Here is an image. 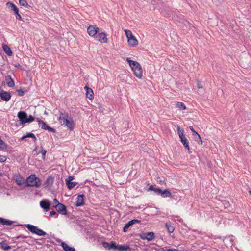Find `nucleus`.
<instances>
[{"instance_id": "nucleus-1", "label": "nucleus", "mask_w": 251, "mask_h": 251, "mask_svg": "<svg viewBox=\"0 0 251 251\" xmlns=\"http://www.w3.org/2000/svg\"><path fill=\"white\" fill-rule=\"evenodd\" d=\"M59 123L68 128L71 131L73 130L74 126V122L72 116L66 112H60L58 118Z\"/></svg>"}, {"instance_id": "nucleus-2", "label": "nucleus", "mask_w": 251, "mask_h": 251, "mask_svg": "<svg viewBox=\"0 0 251 251\" xmlns=\"http://www.w3.org/2000/svg\"><path fill=\"white\" fill-rule=\"evenodd\" d=\"M126 60L134 72L135 75L139 78H141L142 69L140 64L137 61L131 60L130 58H127Z\"/></svg>"}, {"instance_id": "nucleus-3", "label": "nucleus", "mask_w": 251, "mask_h": 251, "mask_svg": "<svg viewBox=\"0 0 251 251\" xmlns=\"http://www.w3.org/2000/svg\"><path fill=\"white\" fill-rule=\"evenodd\" d=\"M41 184L40 179L35 174H31L26 179V186L39 188Z\"/></svg>"}, {"instance_id": "nucleus-4", "label": "nucleus", "mask_w": 251, "mask_h": 251, "mask_svg": "<svg viewBox=\"0 0 251 251\" xmlns=\"http://www.w3.org/2000/svg\"><path fill=\"white\" fill-rule=\"evenodd\" d=\"M26 227L27 229L32 233L36 234L39 236H44L46 234V233L41 229L38 228L37 226L27 224L26 225Z\"/></svg>"}, {"instance_id": "nucleus-5", "label": "nucleus", "mask_w": 251, "mask_h": 251, "mask_svg": "<svg viewBox=\"0 0 251 251\" xmlns=\"http://www.w3.org/2000/svg\"><path fill=\"white\" fill-rule=\"evenodd\" d=\"M94 38L100 43H107L108 41L106 34L100 30Z\"/></svg>"}, {"instance_id": "nucleus-6", "label": "nucleus", "mask_w": 251, "mask_h": 251, "mask_svg": "<svg viewBox=\"0 0 251 251\" xmlns=\"http://www.w3.org/2000/svg\"><path fill=\"white\" fill-rule=\"evenodd\" d=\"M99 30V28L95 25H90L87 28L88 34L94 38L95 37Z\"/></svg>"}, {"instance_id": "nucleus-7", "label": "nucleus", "mask_w": 251, "mask_h": 251, "mask_svg": "<svg viewBox=\"0 0 251 251\" xmlns=\"http://www.w3.org/2000/svg\"><path fill=\"white\" fill-rule=\"evenodd\" d=\"M27 114L25 111H20L18 112L17 116L20 121V125H24L26 123Z\"/></svg>"}, {"instance_id": "nucleus-8", "label": "nucleus", "mask_w": 251, "mask_h": 251, "mask_svg": "<svg viewBox=\"0 0 251 251\" xmlns=\"http://www.w3.org/2000/svg\"><path fill=\"white\" fill-rule=\"evenodd\" d=\"M50 205L51 202L49 200H43L40 202V207L43 208L45 212L49 211Z\"/></svg>"}, {"instance_id": "nucleus-9", "label": "nucleus", "mask_w": 251, "mask_h": 251, "mask_svg": "<svg viewBox=\"0 0 251 251\" xmlns=\"http://www.w3.org/2000/svg\"><path fill=\"white\" fill-rule=\"evenodd\" d=\"M54 207L56 209L57 212L61 215L67 214L66 207L62 203H60L54 205Z\"/></svg>"}, {"instance_id": "nucleus-10", "label": "nucleus", "mask_w": 251, "mask_h": 251, "mask_svg": "<svg viewBox=\"0 0 251 251\" xmlns=\"http://www.w3.org/2000/svg\"><path fill=\"white\" fill-rule=\"evenodd\" d=\"M0 96L1 100L5 101H9L11 97L10 92L5 91L3 90H1L0 91Z\"/></svg>"}, {"instance_id": "nucleus-11", "label": "nucleus", "mask_w": 251, "mask_h": 251, "mask_svg": "<svg viewBox=\"0 0 251 251\" xmlns=\"http://www.w3.org/2000/svg\"><path fill=\"white\" fill-rule=\"evenodd\" d=\"M154 237V233L152 232H149L143 233L140 235V238L143 240H147L148 241L152 240Z\"/></svg>"}, {"instance_id": "nucleus-12", "label": "nucleus", "mask_w": 251, "mask_h": 251, "mask_svg": "<svg viewBox=\"0 0 251 251\" xmlns=\"http://www.w3.org/2000/svg\"><path fill=\"white\" fill-rule=\"evenodd\" d=\"M84 205V195L83 194L79 195L77 197V201L75 206L76 207L81 206Z\"/></svg>"}, {"instance_id": "nucleus-13", "label": "nucleus", "mask_w": 251, "mask_h": 251, "mask_svg": "<svg viewBox=\"0 0 251 251\" xmlns=\"http://www.w3.org/2000/svg\"><path fill=\"white\" fill-rule=\"evenodd\" d=\"M102 245L105 248L109 250L112 249H116L117 248V245L113 241H111L110 243L104 241L102 242Z\"/></svg>"}, {"instance_id": "nucleus-14", "label": "nucleus", "mask_w": 251, "mask_h": 251, "mask_svg": "<svg viewBox=\"0 0 251 251\" xmlns=\"http://www.w3.org/2000/svg\"><path fill=\"white\" fill-rule=\"evenodd\" d=\"M54 178L52 176H50L46 179L44 183L45 188L49 187L52 185L54 182Z\"/></svg>"}, {"instance_id": "nucleus-15", "label": "nucleus", "mask_w": 251, "mask_h": 251, "mask_svg": "<svg viewBox=\"0 0 251 251\" xmlns=\"http://www.w3.org/2000/svg\"><path fill=\"white\" fill-rule=\"evenodd\" d=\"M140 222V221H139L138 220H136V219H133V220H131L130 221H129L127 223H126L124 228H123V231L124 232H126L128 228L132 225H133V224H135V223H138Z\"/></svg>"}, {"instance_id": "nucleus-16", "label": "nucleus", "mask_w": 251, "mask_h": 251, "mask_svg": "<svg viewBox=\"0 0 251 251\" xmlns=\"http://www.w3.org/2000/svg\"><path fill=\"white\" fill-rule=\"evenodd\" d=\"M159 195L163 198H169L172 197V193L169 189H165L163 190L161 189Z\"/></svg>"}, {"instance_id": "nucleus-17", "label": "nucleus", "mask_w": 251, "mask_h": 251, "mask_svg": "<svg viewBox=\"0 0 251 251\" xmlns=\"http://www.w3.org/2000/svg\"><path fill=\"white\" fill-rule=\"evenodd\" d=\"M5 81L7 86L9 87H14L15 86V82L14 80L12 78L10 75H7L5 76Z\"/></svg>"}, {"instance_id": "nucleus-18", "label": "nucleus", "mask_w": 251, "mask_h": 251, "mask_svg": "<svg viewBox=\"0 0 251 251\" xmlns=\"http://www.w3.org/2000/svg\"><path fill=\"white\" fill-rule=\"evenodd\" d=\"M84 89H86V97L90 100H92L94 98V93L93 90L89 88L88 86H85Z\"/></svg>"}, {"instance_id": "nucleus-19", "label": "nucleus", "mask_w": 251, "mask_h": 251, "mask_svg": "<svg viewBox=\"0 0 251 251\" xmlns=\"http://www.w3.org/2000/svg\"><path fill=\"white\" fill-rule=\"evenodd\" d=\"M116 249L118 250L119 251H131L130 248L128 245H117V248Z\"/></svg>"}, {"instance_id": "nucleus-20", "label": "nucleus", "mask_w": 251, "mask_h": 251, "mask_svg": "<svg viewBox=\"0 0 251 251\" xmlns=\"http://www.w3.org/2000/svg\"><path fill=\"white\" fill-rule=\"evenodd\" d=\"M128 44L131 47H135L138 44V41L135 36L127 39Z\"/></svg>"}, {"instance_id": "nucleus-21", "label": "nucleus", "mask_w": 251, "mask_h": 251, "mask_svg": "<svg viewBox=\"0 0 251 251\" xmlns=\"http://www.w3.org/2000/svg\"><path fill=\"white\" fill-rule=\"evenodd\" d=\"M165 226L169 233H173L174 232L175 227L174 224L171 222H167L165 224Z\"/></svg>"}, {"instance_id": "nucleus-22", "label": "nucleus", "mask_w": 251, "mask_h": 251, "mask_svg": "<svg viewBox=\"0 0 251 251\" xmlns=\"http://www.w3.org/2000/svg\"><path fill=\"white\" fill-rule=\"evenodd\" d=\"M180 141L182 142V143L183 144L184 146L188 150H189V143L188 142V140L186 138L185 136H183L182 137H181L180 138Z\"/></svg>"}, {"instance_id": "nucleus-23", "label": "nucleus", "mask_w": 251, "mask_h": 251, "mask_svg": "<svg viewBox=\"0 0 251 251\" xmlns=\"http://www.w3.org/2000/svg\"><path fill=\"white\" fill-rule=\"evenodd\" d=\"M61 245L65 251H75L74 248L70 247L64 242H62Z\"/></svg>"}, {"instance_id": "nucleus-24", "label": "nucleus", "mask_w": 251, "mask_h": 251, "mask_svg": "<svg viewBox=\"0 0 251 251\" xmlns=\"http://www.w3.org/2000/svg\"><path fill=\"white\" fill-rule=\"evenodd\" d=\"M13 221L0 217V224L2 225H11L13 223Z\"/></svg>"}, {"instance_id": "nucleus-25", "label": "nucleus", "mask_w": 251, "mask_h": 251, "mask_svg": "<svg viewBox=\"0 0 251 251\" xmlns=\"http://www.w3.org/2000/svg\"><path fill=\"white\" fill-rule=\"evenodd\" d=\"M2 48L5 52V53L8 56H11L12 54V52L10 49V48L6 45L3 44Z\"/></svg>"}, {"instance_id": "nucleus-26", "label": "nucleus", "mask_w": 251, "mask_h": 251, "mask_svg": "<svg viewBox=\"0 0 251 251\" xmlns=\"http://www.w3.org/2000/svg\"><path fill=\"white\" fill-rule=\"evenodd\" d=\"M39 126L44 130H46L48 127L47 124L41 119H37Z\"/></svg>"}, {"instance_id": "nucleus-27", "label": "nucleus", "mask_w": 251, "mask_h": 251, "mask_svg": "<svg viewBox=\"0 0 251 251\" xmlns=\"http://www.w3.org/2000/svg\"><path fill=\"white\" fill-rule=\"evenodd\" d=\"M0 247L4 251H7L11 249V247L8 245L6 242H2L0 243Z\"/></svg>"}, {"instance_id": "nucleus-28", "label": "nucleus", "mask_w": 251, "mask_h": 251, "mask_svg": "<svg viewBox=\"0 0 251 251\" xmlns=\"http://www.w3.org/2000/svg\"><path fill=\"white\" fill-rule=\"evenodd\" d=\"M19 4L21 6L25 8H29L31 7V6L28 4L26 0H19Z\"/></svg>"}, {"instance_id": "nucleus-29", "label": "nucleus", "mask_w": 251, "mask_h": 251, "mask_svg": "<svg viewBox=\"0 0 251 251\" xmlns=\"http://www.w3.org/2000/svg\"><path fill=\"white\" fill-rule=\"evenodd\" d=\"M77 184V183L75 182H68V183H66L67 187L69 190H71L72 189H73Z\"/></svg>"}, {"instance_id": "nucleus-30", "label": "nucleus", "mask_w": 251, "mask_h": 251, "mask_svg": "<svg viewBox=\"0 0 251 251\" xmlns=\"http://www.w3.org/2000/svg\"><path fill=\"white\" fill-rule=\"evenodd\" d=\"M193 136H194V139L196 141H197L198 142V143H199V144L200 143L201 144H202V141L201 139V138L200 135L198 133L193 135Z\"/></svg>"}, {"instance_id": "nucleus-31", "label": "nucleus", "mask_w": 251, "mask_h": 251, "mask_svg": "<svg viewBox=\"0 0 251 251\" xmlns=\"http://www.w3.org/2000/svg\"><path fill=\"white\" fill-rule=\"evenodd\" d=\"M176 106L181 110H185L186 109L185 104L181 102H178L176 104Z\"/></svg>"}, {"instance_id": "nucleus-32", "label": "nucleus", "mask_w": 251, "mask_h": 251, "mask_svg": "<svg viewBox=\"0 0 251 251\" xmlns=\"http://www.w3.org/2000/svg\"><path fill=\"white\" fill-rule=\"evenodd\" d=\"M125 32L127 39L132 38V37L133 36V35L132 34V32L129 30L126 29L125 30Z\"/></svg>"}, {"instance_id": "nucleus-33", "label": "nucleus", "mask_w": 251, "mask_h": 251, "mask_svg": "<svg viewBox=\"0 0 251 251\" xmlns=\"http://www.w3.org/2000/svg\"><path fill=\"white\" fill-rule=\"evenodd\" d=\"M177 132L179 135V138L184 136V131L183 129H181L179 126H177Z\"/></svg>"}, {"instance_id": "nucleus-34", "label": "nucleus", "mask_w": 251, "mask_h": 251, "mask_svg": "<svg viewBox=\"0 0 251 251\" xmlns=\"http://www.w3.org/2000/svg\"><path fill=\"white\" fill-rule=\"evenodd\" d=\"M27 138H32L34 139V141L37 140V138L35 137V135L33 133H28L26 135Z\"/></svg>"}, {"instance_id": "nucleus-35", "label": "nucleus", "mask_w": 251, "mask_h": 251, "mask_svg": "<svg viewBox=\"0 0 251 251\" xmlns=\"http://www.w3.org/2000/svg\"><path fill=\"white\" fill-rule=\"evenodd\" d=\"M35 119V118L32 116V115H29L28 117L27 116V119H26V123H30V122H33Z\"/></svg>"}, {"instance_id": "nucleus-36", "label": "nucleus", "mask_w": 251, "mask_h": 251, "mask_svg": "<svg viewBox=\"0 0 251 251\" xmlns=\"http://www.w3.org/2000/svg\"><path fill=\"white\" fill-rule=\"evenodd\" d=\"M6 5L8 6L9 8L11 7L12 10L16 7V5L14 3L10 2H8L6 3Z\"/></svg>"}, {"instance_id": "nucleus-37", "label": "nucleus", "mask_w": 251, "mask_h": 251, "mask_svg": "<svg viewBox=\"0 0 251 251\" xmlns=\"http://www.w3.org/2000/svg\"><path fill=\"white\" fill-rule=\"evenodd\" d=\"M6 157L5 156L0 155V162L4 163L6 161Z\"/></svg>"}, {"instance_id": "nucleus-38", "label": "nucleus", "mask_w": 251, "mask_h": 251, "mask_svg": "<svg viewBox=\"0 0 251 251\" xmlns=\"http://www.w3.org/2000/svg\"><path fill=\"white\" fill-rule=\"evenodd\" d=\"M74 179V177L73 176H70L68 178L65 179L66 183H68V182H71Z\"/></svg>"}, {"instance_id": "nucleus-39", "label": "nucleus", "mask_w": 251, "mask_h": 251, "mask_svg": "<svg viewBox=\"0 0 251 251\" xmlns=\"http://www.w3.org/2000/svg\"><path fill=\"white\" fill-rule=\"evenodd\" d=\"M161 189L159 187H155L153 191L155 192L156 194L159 195Z\"/></svg>"}, {"instance_id": "nucleus-40", "label": "nucleus", "mask_w": 251, "mask_h": 251, "mask_svg": "<svg viewBox=\"0 0 251 251\" xmlns=\"http://www.w3.org/2000/svg\"><path fill=\"white\" fill-rule=\"evenodd\" d=\"M46 152H47V151L43 149H42L40 151H39V153H41L43 157L44 158L45 155H46Z\"/></svg>"}, {"instance_id": "nucleus-41", "label": "nucleus", "mask_w": 251, "mask_h": 251, "mask_svg": "<svg viewBox=\"0 0 251 251\" xmlns=\"http://www.w3.org/2000/svg\"><path fill=\"white\" fill-rule=\"evenodd\" d=\"M54 215H56V217H57L58 215L55 211H51L50 213V216L52 217Z\"/></svg>"}, {"instance_id": "nucleus-42", "label": "nucleus", "mask_w": 251, "mask_h": 251, "mask_svg": "<svg viewBox=\"0 0 251 251\" xmlns=\"http://www.w3.org/2000/svg\"><path fill=\"white\" fill-rule=\"evenodd\" d=\"M46 130H48L49 131L52 132L53 133L56 132V130L54 128H52L49 126H48V127L47 128V129Z\"/></svg>"}, {"instance_id": "nucleus-43", "label": "nucleus", "mask_w": 251, "mask_h": 251, "mask_svg": "<svg viewBox=\"0 0 251 251\" xmlns=\"http://www.w3.org/2000/svg\"><path fill=\"white\" fill-rule=\"evenodd\" d=\"M17 91L18 92V95L20 96H23L25 93V92L23 91L22 89L17 90Z\"/></svg>"}, {"instance_id": "nucleus-44", "label": "nucleus", "mask_w": 251, "mask_h": 251, "mask_svg": "<svg viewBox=\"0 0 251 251\" xmlns=\"http://www.w3.org/2000/svg\"><path fill=\"white\" fill-rule=\"evenodd\" d=\"M16 182L17 185L19 186H21L22 184V180L20 179H16Z\"/></svg>"}, {"instance_id": "nucleus-45", "label": "nucleus", "mask_w": 251, "mask_h": 251, "mask_svg": "<svg viewBox=\"0 0 251 251\" xmlns=\"http://www.w3.org/2000/svg\"><path fill=\"white\" fill-rule=\"evenodd\" d=\"M223 204L225 208H227L229 206V203L226 201H224L223 202Z\"/></svg>"}, {"instance_id": "nucleus-46", "label": "nucleus", "mask_w": 251, "mask_h": 251, "mask_svg": "<svg viewBox=\"0 0 251 251\" xmlns=\"http://www.w3.org/2000/svg\"><path fill=\"white\" fill-rule=\"evenodd\" d=\"M189 128L191 130V131L193 133V135H194V134H196L197 133H198L194 129L193 127L192 126H189Z\"/></svg>"}, {"instance_id": "nucleus-47", "label": "nucleus", "mask_w": 251, "mask_h": 251, "mask_svg": "<svg viewBox=\"0 0 251 251\" xmlns=\"http://www.w3.org/2000/svg\"><path fill=\"white\" fill-rule=\"evenodd\" d=\"M16 14V18L17 19H18L19 20H21V21L22 20V17L19 14V12L18 13V14Z\"/></svg>"}, {"instance_id": "nucleus-48", "label": "nucleus", "mask_w": 251, "mask_h": 251, "mask_svg": "<svg viewBox=\"0 0 251 251\" xmlns=\"http://www.w3.org/2000/svg\"><path fill=\"white\" fill-rule=\"evenodd\" d=\"M27 238V236H25L23 235H20L19 236H18L17 237H16V238L17 239H18L19 238H22V239H25V238Z\"/></svg>"}, {"instance_id": "nucleus-49", "label": "nucleus", "mask_w": 251, "mask_h": 251, "mask_svg": "<svg viewBox=\"0 0 251 251\" xmlns=\"http://www.w3.org/2000/svg\"><path fill=\"white\" fill-rule=\"evenodd\" d=\"M197 87L199 89L202 88V85L200 81L197 82Z\"/></svg>"}, {"instance_id": "nucleus-50", "label": "nucleus", "mask_w": 251, "mask_h": 251, "mask_svg": "<svg viewBox=\"0 0 251 251\" xmlns=\"http://www.w3.org/2000/svg\"><path fill=\"white\" fill-rule=\"evenodd\" d=\"M53 203L54 205H56V204H60V203H59V202L57 200V199L54 198L53 200Z\"/></svg>"}, {"instance_id": "nucleus-51", "label": "nucleus", "mask_w": 251, "mask_h": 251, "mask_svg": "<svg viewBox=\"0 0 251 251\" xmlns=\"http://www.w3.org/2000/svg\"><path fill=\"white\" fill-rule=\"evenodd\" d=\"M167 251H182V250H179L177 249H169Z\"/></svg>"}, {"instance_id": "nucleus-52", "label": "nucleus", "mask_w": 251, "mask_h": 251, "mask_svg": "<svg viewBox=\"0 0 251 251\" xmlns=\"http://www.w3.org/2000/svg\"><path fill=\"white\" fill-rule=\"evenodd\" d=\"M12 10L15 14H18V13L19 12V9L17 7L12 9Z\"/></svg>"}, {"instance_id": "nucleus-53", "label": "nucleus", "mask_w": 251, "mask_h": 251, "mask_svg": "<svg viewBox=\"0 0 251 251\" xmlns=\"http://www.w3.org/2000/svg\"><path fill=\"white\" fill-rule=\"evenodd\" d=\"M15 67L19 68L20 69L22 70V66L20 65L19 63H16L14 65Z\"/></svg>"}, {"instance_id": "nucleus-54", "label": "nucleus", "mask_w": 251, "mask_h": 251, "mask_svg": "<svg viewBox=\"0 0 251 251\" xmlns=\"http://www.w3.org/2000/svg\"><path fill=\"white\" fill-rule=\"evenodd\" d=\"M154 188L153 185H151L148 189V191H154Z\"/></svg>"}, {"instance_id": "nucleus-55", "label": "nucleus", "mask_w": 251, "mask_h": 251, "mask_svg": "<svg viewBox=\"0 0 251 251\" xmlns=\"http://www.w3.org/2000/svg\"><path fill=\"white\" fill-rule=\"evenodd\" d=\"M176 218H177V221H178L179 222H182V219L181 218H179L178 217H176Z\"/></svg>"}, {"instance_id": "nucleus-56", "label": "nucleus", "mask_w": 251, "mask_h": 251, "mask_svg": "<svg viewBox=\"0 0 251 251\" xmlns=\"http://www.w3.org/2000/svg\"><path fill=\"white\" fill-rule=\"evenodd\" d=\"M27 138V137H26V135H25L23 136L21 138V140H24L25 139V138Z\"/></svg>"}, {"instance_id": "nucleus-57", "label": "nucleus", "mask_w": 251, "mask_h": 251, "mask_svg": "<svg viewBox=\"0 0 251 251\" xmlns=\"http://www.w3.org/2000/svg\"><path fill=\"white\" fill-rule=\"evenodd\" d=\"M249 194H250V195H251V190H250V191H249Z\"/></svg>"}]
</instances>
